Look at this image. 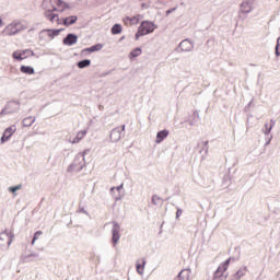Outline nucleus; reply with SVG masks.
<instances>
[{
	"instance_id": "72a5a7b5",
	"label": "nucleus",
	"mask_w": 280,
	"mask_h": 280,
	"mask_svg": "<svg viewBox=\"0 0 280 280\" xmlns=\"http://www.w3.org/2000/svg\"><path fill=\"white\" fill-rule=\"evenodd\" d=\"M275 54H276V56H280V37H278V39H277Z\"/></svg>"
},
{
	"instance_id": "f3484780",
	"label": "nucleus",
	"mask_w": 280,
	"mask_h": 280,
	"mask_svg": "<svg viewBox=\"0 0 280 280\" xmlns=\"http://www.w3.org/2000/svg\"><path fill=\"white\" fill-rule=\"evenodd\" d=\"M241 14H250L253 12V0H247L241 3Z\"/></svg>"
},
{
	"instance_id": "9b49d317",
	"label": "nucleus",
	"mask_w": 280,
	"mask_h": 280,
	"mask_svg": "<svg viewBox=\"0 0 280 280\" xmlns=\"http://www.w3.org/2000/svg\"><path fill=\"white\" fill-rule=\"evenodd\" d=\"M126 130V125H122V127H116L114 128L110 133H109V139L110 141H113L114 143H117V141H119V139H121V133Z\"/></svg>"
},
{
	"instance_id": "4c0bfd02",
	"label": "nucleus",
	"mask_w": 280,
	"mask_h": 280,
	"mask_svg": "<svg viewBox=\"0 0 280 280\" xmlns=\"http://www.w3.org/2000/svg\"><path fill=\"white\" fill-rule=\"evenodd\" d=\"M182 215H183V209L177 208L176 218L178 219V218L182 217Z\"/></svg>"
},
{
	"instance_id": "4be33fe9",
	"label": "nucleus",
	"mask_w": 280,
	"mask_h": 280,
	"mask_svg": "<svg viewBox=\"0 0 280 280\" xmlns=\"http://www.w3.org/2000/svg\"><path fill=\"white\" fill-rule=\"evenodd\" d=\"M77 21H78V18L75 15H71V16L63 19V25L69 27V25H73V23H75Z\"/></svg>"
},
{
	"instance_id": "c9c22d12",
	"label": "nucleus",
	"mask_w": 280,
	"mask_h": 280,
	"mask_svg": "<svg viewBox=\"0 0 280 280\" xmlns=\"http://www.w3.org/2000/svg\"><path fill=\"white\" fill-rule=\"evenodd\" d=\"M139 21H140L139 16L131 18V25H137Z\"/></svg>"
},
{
	"instance_id": "39448f33",
	"label": "nucleus",
	"mask_w": 280,
	"mask_h": 280,
	"mask_svg": "<svg viewBox=\"0 0 280 280\" xmlns=\"http://www.w3.org/2000/svg\"><path fill=\"white\" fill-rule=\"evenodd\" d=\"M231 264V258L223 261L214 271L212 280H226L228 275H224L225 270H229V265Z\"/></svg>"
},
{
	"instance_id": "9d476101",
	"label": "nucleus",
	"mask_w": 280,
	"mask_h": 280,
	"mask_svg": "<svg viewBox=\"0 0 280 280\" xmlns=\"http://www.w3.org/2000/svg\"><path fill=\"white\" fill-rule=\"evenodd\" d=\"M60 34V30H44L39 33L42 40H54Z\"/></svg>"
},
{
	"instance_id": "a878e982",
	"label": "nucleus",
	"mask_w": 280,
	"mask_h": 280,
	"mask_svg": "<svg viewBox=\"0 0 280 280\" xmlns=\"http://www.w3.org/2000/svg\"><path fill=\"white\" fill-rule=\"evenodd\" d=\"M190 271L189 269H183L177 277H179L180 280H189Z\"/></svg>"
},
{
	"instance_id": "58836bf2",
	"label": "nucleus",
	"mask_w": 280,
	"mask_h": 280,
	"mask_svg": "<svg viewBox=\"0 0 280 280\" xmlns=\"http://www.w3.org/2000/svg\"><path fill=\"white\" fill-rule=\"evenodd\" d=\"M124 23H125V25H128V23L131 24V18H130V16H126V18L124 19Z\"/></svg>"
},
{
	"instance_id": "b1692460",
	"label": "nucleus",
	"mask_w": 280,
	"mask_h": 280,
	"mask_svg": "<svg viewBox=\"0 0 280 280\" xmlns=\"http://www.w3.org/2000/svg\"><path fill=\"white\" fill-rule=\"evenodd\" d=\"M245 275H246V267H244V268L237 270V271L234 273V276H233V278H232L231 280H238V279H242V277H244Z\"/></svg>"
},
{
	"instance_id": "ddd939ff",
	"label": "nucleus",
	"mask_w": 280,
	"mask_h": 280,
	"mask_svg": "<svg viewBox=\"0 0 280 280\" xmlns=\"http://www.w3.org/2000/svg\"><path fill=\"white\" fill-rule=\"evenodd\" d=\"M178 49L186 52L194 51V43L186 38L179 43L178 48H176L175 51H179Z\"/></svg>"
},
{
	"instance_id": "79ce46f5",
	"label": "nucleus",
	"mask_w": 280,
	"mask_h": 280,
	"mask_svg": "<svg viewBox=\"0 0 280 280\" xmlns=\"http://www.w3.org/2000/svg\"><path fill=\"white\" fill-rule=\"evenodd\" d=\"M272 141V136L269 137V139L267 140V142L265 143V145H270V142Z\"/></svg>"
},
{
	"instance_id": "c03bdc74",
	"label": "nucleus",
	"mask_w": 280,
	"mask_h": 280,
	"mask_svg": "<svg viewBox=\"0 0 280 280\" xmlns=\"http://www.w3.org/2000/svg\"><path fill=\"white\" fill-rule=\"evenodd\" d=\"M174 280H182V279L179 278V276H177Z\"/></svg>"
},
{
	"instance_id": "412c9836",
	"label": "nucleus",
	"mask_w": 280,
	"mask_h": 280,
	"mask_svg": "<svg viewBox=\"0 0 280 280\" xmlns=\"http://www.w3.org/2000/svg\"><path fill=\"white\" fill-rule=\"evenodd\" d=\"M21 73H25L26 75H34L35 70L31 66H21Z\"/></svg>"
},
{
	"instance_id": "0eeeda50",
	"label": "nucleus",
	"mask_w": 280,
	"mask_h": 280,
	"mask_svg": "<svg viewBox=\"0 0 280 280\" xmlns=\"http://www.w3.org/2000/svg\"><path fill=\"white\" fill-rule=\"evenodd\" d=\"M22 30H25L23 23L14 21L5 26V28L3 30V34H5L7 36H14V34H19V32H21Z\"/></svg>"
},
{
	"instance_id": "393cba45",
	"label": "nucleus",
	"mask_w": 280,
	"mask_h": 280,
	"mask_svg": "<svg viewBox=\"0 0 280 280\" xmlns=\"http://www.w3.org/2000/svg\"><path fill=\"white\" fill-rule=\"evenodd\" d=\"M145 264H147L145 258L142 259V264H139V262L136 264V270H137L138 275H143Z\"/></svg>"
},
{
	"instance_id": "a18cd8bd",
	"label": "nucleus",
	"mask_w": 280,
	"mask_h": 280,
	"mask_svg": "<svg viewBox=\"0 0 280 280\" xmlns=\"http://www.w3.org/2000/svg\"><path fill=\"white\" fill-rule=\"evenodd\" d=\"M1 23H3V21L0 19V25H1Z\"/></svg>"
},
{
	"instance_id": "ea45409f",
	"label": "nucleus",
	"mask_w": 280,
	"mask_h": 280,
	"mask_svg": "<svg viewBox=\"0 0 280 280\" xmlns=\"http://www.w3.org/2000/svg\"><path fill=\"white\" fill-rule=\"evenodd\" d=\"M172 12H176V8L168 9L166 11V16H170V14H172Z\"/></svg>"
},
{
	"instance_id": "f704fd0d",
	"label": "nucleus",
	"mask_w": 280,
	"mask_h": 280,
	"mask_svg": "<svg viewBox=\"0 0 280 280\" xmlns=\"http://www.w3.org/2000/svg\"><path fill=\"white\" fill-rule=\"evenodd\" d=\"M202 150H205L206 154L209 152V141H202L201 142Z\"/></svg>"
},
{
	"instance_id": "dca6fc26",
	"label": "nucleus",
	"mask_w": 280,
	"mask_h": 280,
	"mask_svg": "<svg viewBox=\"0 0 280 280\" xmlns=\"http://www.w3.org/2000/svg\"><path fill=\"white\" fill-rule=\"evenodd\" d=\"M104 48V44H96L90 48H84L83 50H81V56H89L95 51H101V49Z\"/></svg>"
},
{
	"instance_id": "7ed1b4c3",
	"label": "nucleus",
	"mask_w": 280,
	"mask_h": 280,
	"mask_svg": "<svg viewBox=\"0 0 280 280\" xmlns=\"http://www.w3.org/2000/svg\"><path fill=\"white\" fill-rule=\"evenodd\" d=\"M154 30H156V24H154V22L142 21L138 32L136 33V40H139L141 36H148V34H152Z\"/></svg>"
},
{
	"instance_id": "e433bc0d",
	"label": "nucleus",
	"mask_w": 280,
	"mask_h": 280,
	"mask_svg": "<svg viewBox=\"0 0 280 280\" xmlns=\"http://www.w3.org/2000/svg\"><path fill=\"white\" fill-rule=\"evenodd\" d=\"M77 212L84 213L85 215H89V212L84 208H79V210Z\"/></svg>"
},
{
	"instance_id": "4468645a",
	"label": "nucleus",
	"mask_w": 280,
	"mask_h": 280,
	"mask_svg": "<svg viewBox=\"0 0 280 280\" xmlns=\"http://www.w3.org/2000/svg\"><path fill=\"white\" fill-rule=\"evenodd\" d=\"M124 189V184H120L117 187H112L109 189L110 195L113 196L114 200H121V198H124V191L121 190Z\"/></svg>"
},
{
	"instance_id": "7c9ffc66",
	"label": "nucleus",
	"mask_w": 280,
	"mask_h": 280,
	"mask_svg": "<svg viewBox=\"0 0 280 280\" xmlns=\"http://www.w3.org/2000/svg\"><path fill=\"white\" fill-rule=\"evenodd\" d=\"M277 124V121H275V119H271L270 120V124H269V128L267 131H265V135L268 137V135H270V132H272V128H275V125Z\"/></svg>"
},
{
	"instance_id": "20e7f679",
	"label": "nucleus",
	"mask_w": 280,
	"mask_h": 280,
	"mask_svg": "<svg viewBox=\"0 0 280 280\" xmlns=\"http://www.w3.org/2000/svg\"><path fill=\"white\" fill-rule=\"evenodd\" d=\"M14 242V233L10 230H4L0 233V248L1 250H8Z\"/></svg>"
},
{
	"instance_id": "2f4dec72",
	"label": "nucleus",
	"mask_w": 280,
	"mask_h": 280,
	"mask_svg": "<svg viewBox=\"0 0 280 280\" xmlns=\"http://www.w3.org/2000/svg\"><path fill=\"white\" fill-rule=\"evenodd\" d=\"M40 235H43V231L35 232L34 237L31 242L32 246H34V244H36V240H38V237H40Z\"/></svg>"
},
{
	"instance_id": "aec40b11",
	"label": "nucleus",
	"mask_w": 280,
	"mask_h": 280,
	"mask_svg": "<svg viewBox=\"0 0 280 280\" xmlns=\"http://www.w3.org/2000/svg\"><path fill=\"white\" fill-rule=\"evenodd\" d=\"M36 122V117L35 116H28V117H26V118H24L23 120H22V126L24 127V128H30V127H32V125H34Z\"/></svg>"
},
{
	"instance_id": "f257e3e1",
	"label": "nucleus",
	"mask_w": 280,
	"mask_h": 280,
	"mask_svg": "<svg viewBox=\"0 0 280 280\" xmlns=\"http://www.w3.org/2000/svg\"><path fill=\"white\" fill-rule=\"evenodd\" d=\"M45 19L50 21V23H56V25H60V18L56 12H65V10H69V3L62 0H44L42 3Z\"/></svg>"
},
{
	"instance_id": "c756f323",
	"label": "nucleus",
	"mask_w": 280,
	"mask_h": 280,
	"mask_svg": "<svg viewBox=\"0 0 280 280\" xmlns=\"http://www.w3.org/2000/svg\"><path fill=\"white\" fill-rule=\"evenodd\" d=\"M141 54V48H135L131 52H130V58H139V55Z\"/></svg>"
},
{
	"instance_id": "cd10ccee",
	"label": "nucleus",
	"mask_w": 280,
	"mask_h": 280,
	"mask_svg": "<svg viewBox=\"0 0 280 280\" xmlns=\"http://www.w3.org/2000/svg\"><path fill=\"white\" fill-rule=\"evenodd\" d=\"M121 24H114L113 27H112V34L114 36H117V34H121Z\"/></svg>"
},
{
	"instance_id": "c85d7f7f",
	"label": "nucleus",
	"mask_w": 280,
	"mask_h": 280,
	"mask_svg": "<svg viewBox=\"0 0 280 280\" xmlns=\"http://www.w3.org/2000/svg\"><path fill=\"white\" fill-rule=\"evenodd\" d=\"M161 202H163V199L161 197H159V195L152 196V205H154L156 207V206L161 205Z\"/></svg>"
},
{
	"instance_id": "2eb2a0df",
	"label": "nucleus",
	"mask_w": 280,
	"mask_h": 280,
	"mask_svg": "<svg viewBox=\"0 0 280 280\" xmlns=\"http://www.w3.org/2000/svg\"><path fill=\"white\" fill-rule=\"evenodd\" d=\"M86 135H89V129H83V130L79 131L73 139L69 138L68 141H69V143H72V144L80 143V141H82V139H84V137H86Z\"/></svg>"
},
{
	"instance_id": "f8f14e48",
	"label": "nucleus",
	"mask_w": 280,
	"mask_h": 280,
	"mask_svg": "<svg viewBox=\"0 0 280 280\" xmlns=\"http://www.w3.org/2000/svg\"><path fill=\"white\" fill-rule=\"evenodd\" d=\"M14 132H16V125L8 127L0 139V143H8V140L12 138V135H14Z\"/></svg>"
},
{
	"instance_id": "bb28decb",
	"label": "nucleus",
	"mask_w": 280,
	"mask_h": 280,
	"mask_svg": "<svg viewBox=\"0 0 280 280\" xmlns=\"http://www.w3.org/2000/svg\"><path fill=\"white\" fill-rule=\"evenodd\" d=\"M77 67H79V69H86V67H91V60L90 59H84L82 61H79L77 63Z\"/></svg>"
},
{
	"instance_id": "423d86ee",
	"label": "nucleus",
	"mask_w": 280,
	"mask_h": 280,
	"mask_svg": "<svg viewBox=\"0 0 280 280\" xmlns=\"http://www.w3.org/2000/svg\"><path fill=\"white\" fill-rule=\"evenodd\" d=\"M19 110H21V102L10 101L7 103L4 108L0 112V117L3 115H12L14 113H19Z\"/></svg>"
},
{
	"instance_id": "5701e85b",
	"label": "nucleus",
	"mask_w": 280,
	"mask_h": 280,
	"mask_svg": "<svg viewBox=\"0 0 280 280\" xmlns=\"http://www.w3.org/2000/svg\"><path fill=\"white\" fill-rule=\"evenodd\" d=\"M197 121H200V114L198 110L192 113V119L188 121L189 126H196Z\"/></svg>"
},
{
	"instance_id": "1a4fd4ad",
	"label": "nucleus",
	"mask_w": 280,
	"mask_h": 280,
	"mask_svg": "<svg viewBox=\"0 0 280 280\" xmlns=\"http://www.w3.org/2000/svg\"><path fill=\"white\" fill-rule=\"evenodd\" d=\"M121 226L117 222H113L112 228V244L117 246L119 240H121Z\"/></svg>"
},
{
	"instance_id": "473e14b6",
	"label": "nucleus",
	"mask_w": 280,
	"mask_h": 280,
	"mask_svg": "<svg viewBox=\"0 0 280 280\" xmlns=\"http://www.w3.org/2000/svg\"><path fill=\"white\" fill-rule=\"evenodd\" d=\"M22 185H18V186H13V187H9V191L11 194H16V191H19L20 189H22Z\"/></svg>"
},
{
	"instance_id": "6ab92c4d",
	"label": "nucleus",
	"mask_w": 280,
	"mask_h": 280,
	"mask_svg": "<svg viewBox=\"0 0 280 280\" xmlns=\"http://www.w3.org/2000/svg\"><path fill=\"white\" fill-rule=\"evenodd\" d=\"M167 137H170V130L164 129V130L159 131L156 133L155 143H163V141H165V139H167Z\"/></svg>"
},
{
	"instance_id": "f03ea898",
	"label": "nucleus",
	"mask_w": 280,
	"mask_h": 280,
	"mask_svg": "<svg viewBox=\"0 0 280 280\" xmlns=\"http://www.w3.org/2000/svg\"><path fill=\"white\" fill-rule=\"evenodd\" d=\"M89 152H90L89 150H85L84 152L78 153L73 162L68 166L67 172H70V173L82 172V170L86 165L84 156H86Z\"/></svg>"
},
{
	"instance_id": "6e6552de",
	"label": "nucleus",
	"mask_w": 280,
	"mask_h": 280,
	"mask_svg": "<svg viewBox=\"0 0 280 280\" xmlns=\"http://www.w3.org/2000/svg\"><path fill=\"white\" fill-rule=\"evenodd\" d=\"M30 54H31V56H34V50H32V49L15 50L12 54V58L14 60H16L18 62H21L22 60L30 58Z\"/></svg>"
},
{
	"instance_id": "49530a36",
	"label": "nucleus",
	"mask_w": 280,
	"mask_h": 280,
	"mask_svg": "<svg viewBox=\"0 0 280 280\" xmlns=\"http://www.w3.org/2000/svg\"><path fill=\"white\" fill-rule=\"evenodd\" d=\"M199 153L202 154V150H200Z\"/></svg>"
},
{
	"instance_id": "a211bd4d",
	"label": "nucleus",
	"mask_w": 280,
	"mask_h": 280,
	"mask_svg": "<svg viewBox=\"0 0 280 280\" xmlns=\"http://www.w3.org/2000/svg\"><path fill=\"white\" fill-rule=\"evenodd\" d=\"M78 43V35L70 33L63 38V45L68 47H73Z\"/></svg>"
},
{
	"instance_id": "37998d69",
	"label": "nucleus",
	"mask_w": 280,
	"mask_h": 280,
	"mask_svg": "<svg viewBox=\"0 0 280 280\" xmlns=\"http://www.w3.org/2000/svg\"><path fill=\"white\" fill-rule=\"evenodd\" d=\"M268 128H270V125L268 122L265 124V131L264 132H268Z\"/></svg>"
},
{
	"instance_id": "a19ab883",
	"label": "nucleus",
	"mask_w": 280,
	"mask_h": 280,
	"mask_svg": "<svg viewBox=\"0 0 280 280\" xmlns=\"http://www.w3.org/2000/svg\"><path fill=\"white\" fill-rule=\"evenodd\" d=\"M30 257H38V254H30L25 256V259H30Z\"/></svg>"
}]
</instances>
